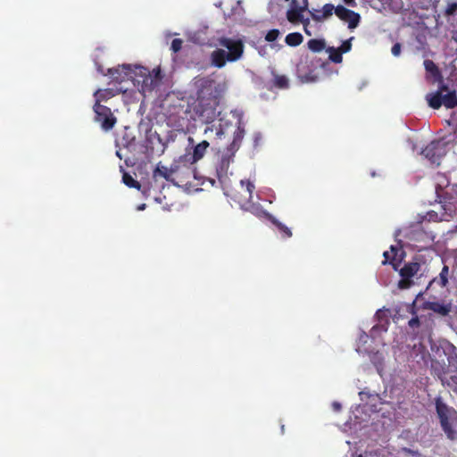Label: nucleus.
<instances>
[{"mask_svg": "<svg viewBox=\"0 0 457 457\" xmlns=\"http://www.w3.org/2000/svg\"><path fill=\"white\" fill-rule=\"evenodd\" d=\"M392 54L395 56H399L401 54V45L396 43L393 46L391 49Z\"/></svg>", "mask_w": 457, "mask_h": 457, "instance_id": "34", "label": "nucleus"}, {"mask_svg": "<svg viewBox=\"0 0 457 457\" xmlns=\"http://www.w3.org/2000/svg\"><path fill=\"white\" fill-rule=\"evenodd\" d=\"M213 83L209 78H201L195 82L198 90L194 112L205 123L212 121L216 116L218 99L213 94Z\"/></svg>", "mask_w": 457, "mask_h": 457, "instance_id": "1", "label": "nucleus"}, {"mask_svg": "<svg viewBox=\"0 0 457 457\" xmlns=\"http://www.w3.org/2000/svg\"><path fill=\"white\" fill-rule=\"evenodd\" d=\"M424 66L426 71L429 72L434 77L435 79H438L440 78L439 71L432 61L426 60L424 62Z\"/></svg>", "mask_w": 457, "mask_h": 457, "instance_id": "23", "label": "nucleus"}, {"mask_svg": "<svg viewBox=\"0 0 457 457\" xmlns=\"http://www.w3.org/2000/svg\"><path fill=\"white\" fill-rule=\"evenodd\" d=\"M279 36V30L278 29H270L265 37L266 41L268 42H273L275 41Z\"/></svg>", "mask_w": 457, "mask_h": 457, "instance_id": "29", "label": "nucleus"}, {"mask_svg": "<svg viewBox=\"0 0 457 457\" xmlns=\"http://www.w3.org/2000/svg\"><path fill=\"white\" fill-rule=\"evenodd\" d=\"M309 12L314 21H322L335 12V6L331 4H326L320 10L312 9Z\"/></svg>", "mask_w": 457, "mask_h": 457, "instance_id": "16", "label": "nucleus"}, {"mask_svg": "<svg viewBox=\"0 0 457 457\" xmlns=\"http://www.w3.org/2000/svg\"><path fill=\"white\" fill-rule=\"evenodd\" d=\"M335 13L340 20L348 23L349 29L356 28L360 22L361 17L357 12L342 5L335 7Z\"/></svg>", "mask_w": 457, "mask_h": 457, "instance_id": "12", "label": "nucleus"}, {"mask_svg": "<svg viewBox=\"0 0 457 457\" xmlns=\"http://www.w3.org/2000/svg\"><path fill=\"white\" fill-rule=\"evenodd\" d=\"M412 151L428 160L431 164L439 165L446 151L445 145H413Z\"/></svg>", "mask_w": 457, "mask_h": 457, "instance_id": "6", "label": "nucleus"}, {"mask_svg": "<svg viewBox=\"0 0 457 457\" xmlns=\"http://www.w3.org/2000/svg\"><path fill=\"white\" fill-rule=\"evenodd\" d=\"M308 47L312 52H320L326 48V42L324 39H311L308 42Z\"/></svg>", "mask_w": 457, "mask_h": 457, "instance_id": "21", "label": "nucleus"}, {"mask_svg": "<svg viewBox=\"0 0 457 457\" xmlns=\"http://www.w3.org/2000/svg\"><path fill=\"white\" fill-rule=\"evenodd\" d=\"M352 39H353V37H351L348 40L344 41L342 43L341 46L338 48H336L333 46L328 47L326 49V51L329 54V59L336 63L342 62V60H343L342 54L348 53L351 50V48H352L351 40Z\"/></svg>", "mask_w": 457, "mask_h": 457, "instance_id": "13", "label": "nucleus"}, {"mask_svg": "<svg viewBox=\"0 0 457 457\" xmlns=\"http://www.w3.org/2000/svg\"><path fill=\"white\" fill-rule=\"evenodd\" d=\"M436 410L440 425L446 437L451 441L457 440V411L445 403L441 398L436 400Z\"/></svg>", "mask_w": 457, "mask_h": 457, "instance_id": "2", "label": "nucleus"}, {"mask_svg": "<svg viewBox=\"0 0 457 457\" xmlns=\"http://www.w3.org/2000/svg\"><path fill=\"white\" fill-rule=\"evenodd\" d=\"M420 324V320H419V318L418 317H415V318H412L411 320H410L409 321V326L411 328H414V327H417L419 326Z\"/></svg>", "mask_w": 457, "mask_h": 457, "instance_id": "35", "label": "nucleus"}, {"mask_svg": "<svg viewBox=\"0 0 457 457\" xmlns=\"http://www.w3.org/2000/svg\"><path fill=\"white\" fill-rule=\"evenodd\" d=\"M216 135L218 136V138L221 139V135L224 134V131L221 128H215Z\"/></svg>", "mask_w": 457, "mask_h": 457, "instance_id": "37", "label": "nucleus"}, {"mask_svg": "<svg viewBox=\"0 0 457 457\" xmlns=\"http://www.w3.org/2000/svg\"><path fill=\"white\" fill-rule=\"evenodd\" d=\"M368 339H369V336L367 334H365L364 332H362L360 335V337L358 338V346H357V351L359 353L368 352L367 348L361 349L362 345L367 343Z\"/></svg>", "mask_w": 457, "mask_h": 457, "instance_id": "27", "label": "nucleus"}, {"mask_svg": "<svg viewBox=\"0 0 457 457\" xmlns=\"http://www.w3.org/2000/svg\"><path fill=\"white\" fill-rule=\"evenodd\" d=\"M440 208L444 210L440 214L436 211L428 212L427 214L428 220L432 221L448 220L455 212V208L452 206V204L441 205Z\"/></svg>", "mask_w": 457, "mask_h": 457, "instance_id": "14", "label": "nucleus"}, {"mask_svg": "<svg viewBox=\"0 0 457 457\" xmlns=\"http://www.w3.org/2000/svg\"><path fill=\"white\" fill-rule=\"evenodd\" d=\"M208 130H211V131L212 132V131H213V126H212V128H207V129H205V133H207V132H208Z\"/></svg>", "mask_w": 457, "mask_h": 457, "instance_id": "43", "label": "nucleus"}, {"mask_svg": "<svg viewBox=\"0 0 457 457\" xmlns=\"http://www.w3.org/2000/svg\"><path fill=\"white\" fill-rule=\"evenodd\" d=\"M306 67V62H301L297 65V77L302 82H315L320 79L321 72L325 71L326 64L320 65L319 69L311 70L309 72L305 71Z\"/></svg>", "mask_w": 457, "mask_h": 457, "instance_id": "11", "label": "nucleus"}, {"mask_svg": "<svg viewBox=\"0 0 457 457\" xmlns=\"http://www.w3.org/2000/svg\"><path fill=\"white\" fill-rule=\"evenodd\" d=\"M134 84L141 87V91L151 92L157 87L162 80V74L160 67L150 71L143 66H137L135 71Z\"/></svg>", "mask_w": 457, "mask_h": 457, "instance_id": "3", "label": "nucleus"}, {"mask_svg": "<svg viewBox=\"0 0 457 457\" xmlns=\"http://www.w3.org/2000/svg\"><path fill=\"white\" fill-rule=\"evenodd\" d=\"M457 11V2H450L448 3L446 9H445V14L446 15H453Z\"/></svg>", "mask_w": 457, "mask_h": 457, "instance_id": "31", "label": "nucleus"}, {"mask_svg": "<svg viewBox=\"0 0 457 457\" xmlns=\"http://www.w3.org/2000/svg\"><path fill=\"white\" fill-rule=\"evenodd\" d=\"M364 1L370 5L373 3L374 0H364Z\"/></svg>", "mask_w": 457, "mask_h": 457, "instance_id": "46", "label": "nucleus"}, {"mask_svg": "<svg viewBox=\"0 0 457 457\" xmlns=\"http://www.w3.org/2000/svg\"><path fill=\"white\" fill-rule=\"evenodd\" d=\"M137 66V65L132 66L130 64L119 65L117 68L109 69V74L112 79L118 83H121L128 79H131L133 81Z\"/></svg>", "mask_w": 457, "mask_h": 457, "instance_id": "10", "label": "nucleus"}, {"mask_svg": "<svg viewBox=\"0 0 457 457\" xmlns=\"http://www.w3.org/2000/svg\"><path fill=\"white\" fill-rule=\"evenodd\" d=\"M157 140H158V143H162V139L160 138L159 136L157 137Z\"/></svg>", "mask_w": 457, "mask_h": 457, "instance_id": "47", "label": "nucleus"}, {"mask_svg": "<svg viewBox=\"0 0 457 457\" xmlns=\"http://www.w3.org/2000/svg\"><path fill=\"white\" fill-rule=\"evenodd\" d=\"M371 361H372L373 364L376 366L378 372L381 375V372H382L383 368H384V366H383V361H384L383 354L380 353H375L371 357Z\"/></svg>", "mask_w": 457, "mask_h": 457, "instance_id": "24", "label": "nucleus"}, {"mask_svg": "<svg viewBox=\"0 0 457 457\" xmlns=\"http://www.w3.org/2000/svg\"><path fill=\"white\" fill-rule=\"evenodd\" d=\"M187 141H188V143H194V140L191 137H187Z\"/></svg>", "mask_w": 457, "mask_h": 457, "instance_id": "44", "label": "nucleus"}, {"mask_svg": "<svg viewBox=\"0 0 457 457\" xmlns=\"http://www.w3.org/2000/svg\"><path fill=\"white\" fill-rule=\"evenodd\" d=\"M424 308L433 311L442 316H445L451 312L452 304L439 302H427L424 303Z\"/></svg>", "mask_w": 457, "mask_h": 457, "instance_id": "18", "label": "nucleus"}, {"mask_svg": "<svg viewBox=\"0 0 457 457\" xmlns=\"http://www.w3.org/2000/svg\"><path fill=\"white\" fill-rule=\"evenodd\" d=\"M361 401H367L372 407L376 406V403L380 401V397L378 394H370L367 391H361L359 393Z\"/></svg>", "mask_w": 457, "mask_h": 457, "instance_id": "20", "label": "nucleus"}, {"mask_svg": "<svg viewBox=\"0 0 457 457\" xmlns=\"http://www.w3.org/2000/svg\"><path fill=\"white\" fill-rule=\"evenodd\" d=\"M453 37V39L457 43V31H454V32L453 33V37Z\"/></svg>", "mask_w": 457, "mask_h": 457, "instance_id": "42", "label": "nucleus"}, {"mask_svg": "<svg viewBox=\"0 0 457 457\" xmlns=\"http://www.w3.org/2000/svg\"><path fill=\"white\" fill-rule=\"evenodd\" d=\"M303 36L300 33H290L287 34V46H296L303 42Z\"/></svg>", "mask_w": 457, "mask_h": 457, "instance_id": "22", "label": "nucleus"}, {"mask_svg": "<svg viewBox=\"0 0 457 457\" xmlns=\"http://www.w3.org/2000/svg\"><path fill=\"white\" fill-rule=\"evenodd\" d=\"M400 250L392 245L391 248H390V252L388 251H386L384 252V257H385V261H383V264H386V263H391L393 266H394V269L396 270H397V263H395V261L397 259V256H398V252Z\"/></svg>", "mask_w": 457, "mask_h": 457, "instance_id": "19", "label": "nucleus"}, {"mask_svg": "<svg viewBox=\"0 0 457 457\" xmlns=\"http://www.w3.org/2000/svg\"><path fill=\"white\" fill-rule=\"evenodd\" d=\"M287 237H289L291 235V233L287 230Z\"/></svg>", "mask_w": 457, "mask_h": 457, "instance_id": "49", "label": "nucleus"}, {"mask_svg": "<svg viewBox=\"0 0 457 457\" xmlns=\"http://www.w3.org/2000/svg\"><path fill=\"white\" fill-rule=\"evenodd\" d=\"M343 1L347 5H350V6H355L356 5L355 0H343Z\"/></svg>", "mask_w": 457, "mask_h": 457, "instance_id": "38", "label": "nucleus"}, {"mask_svg": "<svg viewBox=\"0 0 457 457\" xmlns=\"http://www.w3.org/2000/svg\"><path fill=\"white\" fill-rule=\"evenodd\" d=\"M354 415H355V420H354V421H353V426H356V425H358V424H361V421L359 420V419H358L357 415H356L355 413H354Z\"/></svg>", "mask_w": 457, "mask_h": 457, "instance_id": "40", "label": "nucleus"}, {"mask_svg": "<svg viewBox=\"0 0 457 457\" xmlns=\"http://www.w3.org/2000/svg\"><path fill=\"white\" fill-rule=\"evenodd\" d=\"M448 275H449V268L448 266L445 265L439 274V277H438V284L442 287H445L447 286V283H448Z\"/></svg>", "mask_w": 457, "mask_h": 457, "instance_id": "25", "label": "nucleus"}, {"mask_svg": "<svg viewBox=\"0 0 457 457\" xmlns=\"http://www.w3.org/2000/svg\"><path fill=\"white\" fill-rule=\"evenodd\" d=\"M96 121L98 122L104 130L112 129L117 119L107 106L96 103L95 105Z\"/></svg>", "mask_w": 457, "mask_h": 457, "instance_id": "9", "label": "nucleus"}, {"mask_svg": "<svg viewBox=\"0 0 457 457\" xmlns=\"http://www.w3.org/2000/svg\"><path fill=\"white\" fill-rule=\"evenodd\" d=\"M227 62H229V57L224 49L218 48L211 54V63L214 67L220 69Z\"/></svg>", "mask_w": 457, "mask_h": 457, "instance_id": "17", "label": "nucleus"}, {"mask_svg": "<svg viewBox=\"0 0 457 457\" xmlns=\"http://www.w3.org/2000/svg\"><path fill=\"white\" fill-rule=\"evenodd\" d=\"M200 143L205 144V143H208V141L207 140H203Z\"/></svg>", "mask_w": 457, "mask_h": 457, "instance_id": "48", "label": "nucleus"}, {"mask_svg": "<svg viewBox=\"0 0 457 457\" xmlns=\"http://www.w3.org/2000/svg\"><path fill=\"white\" fill-rule=\"evenodd\" d=\"M426 99L428 105L434 109H438L441 105L446 108H454L457 106L455 92H449L447 87L444 85H442L436 92L428 94Z\"/></svg>", "mask_w": 457, "mask_h": 457, "instance_id": "4", "label": "nucleus"}, {"mask_svg": "<svg viewBox=\"0 0 457 457\" xmlns=\"http://www.w3.org/2000/svg\"><path fill=\"white\" fill-rule=\"evenodd\" d=\"M359 457H385V451L382 449L369 451L364 455H360Z\"/></svg>", "mask_w": 457, "mask_h": 457, "instance_id": "28", "label": "nucleus"}, {"mask_svg": "<svg viewBox=\"0 0 457 457\" xmlns=\"http://www.w3.org/2000/svg\"><path fill=\"white\" fill-rule=\"evenodd\" d=\"M370 6L378 12L386 10L396 12L401 9L402 4L400 0H374Z\"/></svg>", "mask_w": 457, "mask_h": 457, "instance_id": "15", "label": "nucleus"}, {"mask_svg": "<svg viewBox=\"0 0 457 457\" xmlns=\"http://www.w3.org/2000/svg\"><path fill=\"white\" fill-rule=\"evenodd\" d=\"M454 392L457 394V386L454 388Z\"/></svg>", "mask_w": 457, "mask_h": 457, "instance_id": "50", "label": "nucleus"}, {"mask_svg": "<svg viewBox=\"0 0 457 457\" xmlns=\"http://www.w3.org/2000/svg\"><path fill=\"white\" fill-rule=\"evenodd\" d=\"M271 87L277 88H285L286 87V76L285 75H275L272 79Z\"/></svg>", "mask_w": 457, "mask_h": 457, "instance_id": "26", "label": "nucleus"}, {"mask_svg": "<svg viewBox=\"0 0 457 457\" xmlns=\"http://www.w3.org/2000/svg\"><path fill=\"white\" fill-rule=\"evenodd\" d=\"M377 331H386V327L384 324L374 326L371 329V337H374Z\"/></svg>", "mask_w": 457, "mask_h": 457, "instance_id": "32", "label": "nucleus"}, {"mask_svg": "<svg viewBox=\"0 0 457 457\" xmlns=\"http://www.w3.org/2000/svg\"><path fill=\"white\" fill-rule=\"evenodd\" d=\"M361 411H362V408L358 407V408H356L354 412H361Z\"/></svg>", "mask_w": 457, "mask_h": 457, "instance_id": "45", "label": "nucleus"}, {"mask_svg": "<svg viewBox=\"0 0 457 457\" xmlns=\"http://www.w3.org/2000/svg\"><path fill=\"white\" fill-rule=\"evenodd\" d=\"M332 406H333V408H334V410H335V411H339V410H340V408H341L340 403H337V402L333 403Z\"/></svg>", "mask_w": 457, "mask_h": 457, "instance_id": "39", "label": "nucleus"}, {"mask_svg": "<svg viewBox=\"0 0 457 457\" xmlns=\"http://www.w3.org/2000/svg\"><path fill=\"white\" fill-rule=\"evenodd\" d=\"M417 235L420 236V237L424 236L428 239V244L434 241V237H432V236L425 235L422 232H417Z\"/></svg>", "mask_w": 457, "mask_h": 457, "instance_id": "36", "label": "nucleus"}, {"mask_svg": "<svg viewBox=\"0 0 457 457\" xmlns=\"http://www.w3.org/2000/svg\"><path fill=\"white\" fill-rule=\"evenodd\" d=\"M235 133H236V135H235V137H234V138H233V141H232V143H233V144H236V143H237L238 141L242 140V133H243V130L238 127V128L237 129V132H235Z\"/></svg>", "mask_w": 457, "mask_h": 457, "instance_id": "33", "label": "nucleus"}, {"mask_svg": "<svg viewBox=\"0 0 457 457\" xmlns=\"http://www.w3.org/2000/svg\"><path fill=\"white\" fill-rule=\"evenodd\" d=\"M217 44L228 50L227 54L229 57V62L239 60L243 55L245 46L239 38L221 37L217 39Z\"/></svg>", "mask_w": 457, "mask_h": 457, "instance_id": "8", "label": "nucleus"}, {"mask_svg": "<svg viewBox=\"0 0 457 457\" xmlns=\"http://www.w3.org/2000/svg\"><path fill=\"white\" fill-rule=\"evenodd\" d=\"M182 44H183V41L180 39V38H174L172 41H171V46H170V49L174 52V53H178L181 50L182 48Z\"/></svg>", "mask_w": 457, "mask_h": 457, "instance_id": "30", "label": "nucleus"}, {"mask_svg": "<svg viewBox=\"0 0 457 457\" xmlns=\"http://www.w3.org/2000/svg\"><path fill=\"white\" fill-rule=\"evenodd\" d=\"M383 314V312L381 310H378L376 313V317H378V319H380V317L382 316Z\"/></svg>", "mask_w": 457, "mask_h": 457, "instance_id": "41", "label": "nucleus"}, {"mask_svg": "<svg viewBox=\"0 0 457 457\" xmlns=\"http://www.w3.org/2000/svg\"><path fill=\"white\" fill-rule=\"evenodd\" d=\"M287 2L289 3L287 21L294 23H303L305 33L312 36V33L309 29L310 21L303 18V12L308 6V0H287Z\"/></svg>", "mask_w": 457, "mask_h": 457, "instance_id": "5", "label": "nucleus"}, {"mask_svg": "<svg viewBox=\"0 0 457 457\" xmlns=\"http://www.w3.org/2000/svg\"><path fill=\"white\" fill-rule=\"evenodd\" d=\"M421 265L419 262L406 263L399 273L401 279L398 282V287L401 289L410 288L415 284V280L419 279L421 276Z\"/></svg>", "mask_w": 457, "mask_h": 457, "instance_id": "7", "label": "nucleus"}]
</instances>
